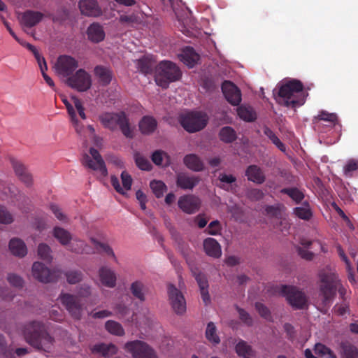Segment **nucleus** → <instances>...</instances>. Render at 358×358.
I'll list each match as a JSON object with an SVG mask.
<instances>
[{
    "label": "nucleus",
    "instance_id": "0e129e2a",
    "mask_svg": "<svg viewBox=\"0 0 358 358\" xmlns=\"http://www.w3.org/2000/svg\"><path fill=\"white\" fill-rule=\"evenodd\" d=\"M8 281L10 285L16 287H22L23 285V280L21 277L15 274H9L8 275Z\"/></svg>",
    "mask_w": 358,
    "mask_h": 358
},
{
    "label": "nucleus",
    "instance_id": "4be33fe9",
    "mask_svg": "<svg viewBox=\"0 0 358 358\" xmlns=\"http://www.w3.org/2000/svg\"><path fill=\"white\" fill-rule=\"evenodd\" d=\"M314 123L317 130L322 131L321 127L323 124L322 122H327L325 124L329 128H332L338 122V117L335 113H330L325 110H322L319 114L314 117Z\"/></svg>",
    "mask_w": 358,
    "mask_h": 358
},
{
    "label": "nucleus",
    "instance_id": "ea45409f",
    "mask_svg": "<svg viewBox=\"0 0 358 358\" xmlns=\"http://www.w3.org/2000/svg\"><path fill=\"white\" fill-rule=\"evenodd\" d=\"M220 138L226 143L234 142L237 136L235 130L231 127H224L219 133Z\"/></svg>",
    "mask_w": 358,
    "mask_h": 358
},
{
    "label": "nucleus",
    "instance_id": "b1692460",
    "mask_svg": "<svg viewBox=\"0 0 358 358\" xmlns=\"http://www.w3.org/2000/svg\"><path fill=\"white\" fill-rule=\"evenodd\" d=\"M43 18V14L39 11L28 10L22 16L21 23L26 27L31 28L38 24Z\"/></svg>",
    "mask_w": 358,
    "mask_h": 358
},
{
    "label": "nucleus",
    "instance_id": "423d86ee",
    "mask_svg": "<svg viewBox=\"0 0 358 358\" xmlns=\"http://www.w3.org/2000/svg\"><path fill=\"white\" fill-rule=\"evenodd\" d=\"M209 120L208 115L203 111H191L182 115L180 122L189 133H194L206 127Z\"/></svg>",
    "mask_w": 358,
    "mask_h": 358
},
{
    "label": "nucleus",
    "instance_id": "13d9d810",
    "mask_svg": "<svg viewBox=\"0 0 358 358\" xmlns=\"http://www.w3.org/2000/svg\"><path fill=\"white\" fill-rule=\"evenodd\" d=\"M13 221L12 215L3 206H0V223L10 224Z\"/></svg>",
    "mask_w": 358,
    "mask_h": 358
},
{
    "label": "nucleus",
    "instance_id": "603ef678",
    "mask_svg": "<svg viewBox=\"0 0 358 358\" xmlns=\"http://www.w3.org/2000/svg\"><path fill=\"white\" fill-rule=\"evenodd\" d=\"M66 280L69 284H76L83 279V273L80 271L72 270L65 273Z\"/></svg>",
    "mask_w": 358,
    "mask_h": 358
},
{
    "label": "nucleus",
    "instance_id": "bf43d9fd",
    "mask_svg": "<svg viewBox=\"0 0 358 358\" xmlns=\"http://www.w3.org/2000/svg\"><path fill=\"white\" fill-rule=\"evenodd\" d=\"M236 310L239 314L240 320L248 326H252L253 321L250 314L244 309L236 306Z\"/></svg>",
    "mask_w": 358,
    "mask_h": 358
},
{
    "label": "nucleus",
    "instance_id": "6e6d98bb",
    "mask_svg": "<svg viewBox=\"0 0 358 358\" xmlns=\"http://www.w3.org/2000/svg\"><path fill=\"white\" fill-rule=\"evenodd\" d=\"M358 170V160L351 159L348 160L344 166V174L349 177L352 176V173Z\"/></svg>",
    "mask_w": 358,
    "mask_h": 358
},
{
    "label": "nucleus",
    "instance_id": "c9c22d12",
    "mask_svg": "<svg viewBox=\"0 0 358 358\" xmlns=\"http://www.w3.org/2000/svg\"><path fill=\"white\" fill-rule=\"evenodd\" d=\"M53 236L62 245L65 246L69 245L72 240L71 234L67 230L59 227L54 228Z\"/></svg>",
    "mask_w": 358,
    "mask_h": 358
},
{
    "label": "nucleus",
    "instance_id": "052dcab7",
    "mask_svg": "<svg viewBox=\"0 0 358 358\" xmlns=\"http://www.w3.org/2000/svg\"><path fill=\"white\" fill-rule=\"evenodd\" d=\"M120 22L122 24H133L138 22V17L134 14L122 15L120 17Z\"/></svg>",
    "mask_w": 358,
    "mask_h": 358
},
{
    "label": "nucleus",
    "instance_id": "c03bdc74",
    "mask_svg": "<svg viewBox=\"0 0 358 358\" xmlns=\"http://www.w3.org/2000/svg\"><path fill=\"white\" fill-rule=\"evenodd\" d=\"M314 351L316 355L324 358H336V355L330 348L320 343L315 344Z\"/></svg>",
    "mask_w": 358,
    "mask_h": 358
},
{
    "label": "nucleus",
    "instance_id": "f3484780",
    "mask_svg": "<svg viewBox=\"0 0 358 358\" xmlns=\"http://www.w3.org/2000/svg\"><path fill=\"white\" fill-rule=\"evenodd\" d=\"M201 199L193 194L182 196L178 199V207L185 213L193 214L199 210Z\"/></svg>",
    "mask_w": 358,
    "mask_h": 358
},
{
    "label": "nucleus",
    "instance_id": "2f4dec72",
    "mask_svg": "<svg viewBox=\"0 0 358 358\" xmlns=\"http://www.w3.org/2000/svg\"><path fill=\"white\" fill-rule=\"evenodd\" d=\"M92 350V352L100 354L104 357H110L117 352V348L114 344L102 343L94 345Z\"/></svg>",
    "mask_w": 358,
    "mask_h": 358
},
{
    "label": "nucleus",
    "instance_id": "a18cd8bd",
    "mask_svg": "<svg viewBox=\"0 0 358 358\" xmlns=\"http://www.w3.org/2000/svg\"><path fill=\"white\" fill-rule=\"evenodd\" d=\"M150 186L157 198L162 197L167 189L166 185L161 180H152Z\"/></svg>",
    "mask_w": 358,
    "mask_h": 358
},
{
    "label": "nucleus",
    "instance_id": "e2e57ef3",
    "mask_svg": "<svg viewBox=\"0 0 358 358\" xmlns=\"http://www.w3.org/2000/svg\"><path fill=\"white\" fill-rule=\"evenodd\" d=\"M73 101L78 115L83 120H85L87 117L85 113V108L83 107L81 100L77 97H73Z\"/></svg>",
    "mask_w": 358,
    "mask_h": 358
},
{
    "label": "nucleus",
    "instance_id": "3c124183",
    "mask_svg": "<svg viewBox=\"0 0 358 358\" xmlns=\"http://www.w3.org/2000/svg\"><path fill=\"white\" fill-rule=\"evenodd\" d=\"M343 358H358L357 348L349 343L342 345Z\"/></svg>",
    "mask_w": 358,
    "mask_h": 358
},
{
    "label": "nucleus",
    "instance_id": "6ab92c4d",
    "mask_svg": "<svg viewBox=\"0 0 358 358\" xmlns=\"http://www.w3.org/2000/svg\"><path fill=\"white\" fill-rule=\"evenodd\" d=\"M78 6L80 13L88 17H99L102 10L96 0H80Z\"/></svg>",
    "mask_w": 358,
    "mask_h": 358
},
{
    "label": "nucleus",
    "instance_id": "1a4fd4ad",
    "mask_svg": "<svg viewBox=\"0 0 358 358\" xmlns=\"http://www.w3.org/2000/svg\"><path fill=\"white\" fill-rule=\"evenodd\" d=\"M125 349L132 354L134 358H157L155 350L141 341L136 340L127 343Z\"/></svg>",
    "mask_w": 358,
    "mask_h": 358
},
{
    "label": "nucleus",
    "instance_id": "9d476101",
    "mask_svg": "<svg viewBox=\"0 0 358 358\" xmlns=\"http://www.w3.org/2000/svg\"><path fill=\"white\" fill-rule=\"evenodd\" d=\"M168 296L169 303L174 313L181 315L186 312V300L181 292L172 284L168 285Z\"/></svg>",
    "mask_w": 358,
    "mask_h": 358
},
{
    "label": "nucleus",
    "instance_id": "f704fd0d",
    "mask_svg": "<svg viewBox=\"0 0 358 358\" xmlns=\"http://www.w3.org/2000/svg\"><path fill=\"white\" fill-rule=\"evenodd\" d=\"M130 291L133 296L141 302L145 300L147 288L142 282L137 280L132 282L130 286Z\"/></svg>",
    "mask_w": 358,
    "mask_h": 358
},
{
    "label": "nucleus",
    "instance_id": "69168bd1",
    "mask_svg": "<svg viewBox=\"0 0 358 358\" xmlns=\"http://www.w3.org/2000/svg\"><path fill=\"white\" fill-rule=\"evenodd\" d=\"M264 193L259 189H252L248 192V197L252 201H259L263 199Z\"/></svg>",
    "mask_w": 358,
    "mask_h": 358
},
{
    "label": "nucleus",
    "instance_id": "a878e982",
    "mask_svg": "<svg viewBox=\"0 0 358 358\" xmlns=\"http://www.w3.org/2000/svg\"><path fill=\"white\" fill-rule=\"evenodd\" d=\"M156 61L152 55H145L136 61L138 70L145 74H151L155 66Z\"/></svg>",
    "mask_w": 358,
    "mask_h": 358
},
{
    "label": "nucleus",
    "instance_id": "774afa93",
    "mask_svg": "<svg viewBox=\"0 0 358 358\" xmlns=\"http://www.w3.org/2000/svg\"><path fill=\"white\" fill-rule=\"evenodd\" d=\"M348 310V306L345 303L336 304L333 308V310L335 314L343 316Z\"/></svg>",
    "mask_w": 358,
    "mask_h": 358
},
{
    "label": "nucleus",
    "instance_id": "a211bd4d",
    "mask_svg": "<svg viewBox=\"0 0 358 358\" xmlns=\"http://www.w3.org/2000/svg\"><path fill=\"white\" fill-rule=\"evenodd\" d=\"M222 91L229 103L233 106H238L241 103V92L238 87L231 81L225 80L222 85Z\"/></svg>",
    "mask_w": 358,
    "mask_h": 358
},
{
    "label": "nucleus",
    "instance_id": "393cba45",
    "mask_svg": "<svg viewBox=\"0 0 358 358\" xmlns=\"http://www.w3.org/2000/svg\"><path fill=\"white\" fill-rule=\"evenodd\" d=\"M248 180L256 184H262L266 180V176L262 169L257 165H250L245 171Z\"/></svg>",
    "mask_w": 358,
    "mask_h": 358
},
{
    "label": "nucleus",
    "instance_id": "412c9836",
    "mask_svg": "<svg viewBox=\"0 0 358 358\" xmlns=\"http://www.w3.org/2000/svg\"><path fill=\"white\" fill-rule=\"evenodd\" d=\"M201 181L198 176H189L185 173H180L177 175L176 185L182 189H192Z\"/></svg>",
    "mask_w": 358,
    "mask_h": 358
},
{
    "label": "nucleus",
    "instance_id": "2eb2a0df",
    "mask_svg": "<svg viewBox=\"0 0 358 358\" xmlns=\"http://www.w3.org/2000/svg\"><path fill=\"white\" fill-rule=\"evenodd\" d=\"M10 162L19 180L27 187L31 186L33 183V177L26 166L21 161L14 157L10 158Z\"/></svg>",
    "mask_w": 358,
    "mask_h": 358
},
{
    "label": "nucleus",
    "instance_id": "7c9ffc66",
    "mask_svg": "<svg viewBox=\"0 0 358 358\" xmlns=\"http://www.w3.org/2000/svg\"><path fill=\"white\" fill-rule=\"evenodd\" d=\"M199 59V55L191 47L184 49L180 55V60L189 67H193Z\"/></svg>",
    "mask_w": 358,
    "mask_h": 358
},
{
    "label": "nucleus",
    "instance_id": "680f3d73",
    "mask_svg": "<svg viewBox=\"0 0 358 358\" xmlns=\"http://www.w3.org/2000/svg\"><path fill=\"white\" fill-rule=\"evenodd\" d=\"M69 10L64 7H62L57 12V15L53 17V21L64 22L69 17Z\"/></svg>",
    "mask_w": 358,
    "mask_h": 358
},
{
    "label": "nucleus",
    "instance_id": "79ce46f5",
    "mask_svg": "<svg viewBox=\"0 0 358 358\" xmlns=\"http://www.w3.org/2000/svg\"><path fill=\"white\" fill-rule=\"evenodd\" d=\"M236 352L239 356L244 358H250L254 355L251 346L243 341H241L236 344Z\"/></svg>",
    "mask_w": 358,
    "mask_h": 358
},
{
    "label": "nucleus",
    "instance_id": "72a5a7b5",
    "mask_svg": "<svg viewBox=\"0 0 358 358\" xmlns=\"http://www.w3.org/2000/svg\"><path fill=\"white\" fill-rule=\"evenodd\" d=\"M157 121L150 116H144L139 122V129L144 134L152 133L157 128Z\"/></svg>",
    "mask_w": 358,
    "mask_h": 358
},
{
    "label": "nucleus",
    "instance_id": "e433bc0d",
    "mask_svg": "<svg viewBox=\"0 0 358 358\" xmlns=\"http://www.w3.org/2000/svg\"><path fill=\"white\" fill-rule=\"evenodd\" d=\"M151 159L157 166L164 165L167 166L171 163L170 156L161 150H155L151 156Z\"/></svg>",
    "mask_w": 358,
    "mask_h": 358
},
{
    "label": "nucleus",
    "instance_id": "09e8293b",
    "mask_svg": "<svg viewBox=\"0 0 358 358\" xmlns=\"http://www.w3.org/2000/svg\"><path fill=\"white\" fill-rule=\"evenodd\" d=\"M38 255L43 260L50 263L52 257L51 256L50 248L45 243H41L38 247Z\"/></svg>",
    "mask_w": 358,
    "mask_h": 358
},
{
    "label": "nucleus",
    "instance_id": "5701e85b",
    "mask_svg": "<svg viewBox=\"0 0 358 358\" xmlns=\"http://www.w3.org/2000/svg\"><path fill=\"white\" fill-rule=\"evenodd\" d=\"M99 276L101 283L110 288L116 285L117 276L114 271L107 266H102L99 270Z\"/></svg>",
    "mask_w": 358,
    "mask_h": 358
},
{
    "label": "nucleus",
    "instance_id": "9b49d317",
    "mask_svg": "<svg viewBox=\"0 0 358 358\" xmlns=\"http://www.w3.org/2000/svg\"><path fill=\"white\" fill-rule=\"evenodd\" d=\"M60 301L69 314L76 320L82 317L83 304L80 297L71 294H61Z\"/></svg>",
    "mask_w": 358,
    "mask_h": 358
},
{
    "label": "nucleus",
    "instance_id": "20e7f679",
    "mask_svg": "<svg viewBox=\"0 0 358 358\" xmlns=\"http://www.w3.org/2000/svg\"><path fill=\"white\" fill-rule=\"evenodd\" d=\"M182 72L175 63L162 61L157 65L155 82L157 85L166 89L171 83L180 80Z\"/></svg>",
    "mask_w": 358,
    "mask_h": 358
},
{
    "label": "nucleus",
    "instance_id": "c756f323",
    "mask_svg": "<svg viewBox=\"0 0 358 358\" xmlns=\"http://www.w3.org/2000/svg\"><path fill=\"white\" fill-rule=\"evenodd\" d=\"M185 165L190 170L199 172L204 169V164L201 159L195 154L187 155L184 159Z\"/></svg>",
    "mask_w": 358,
    "mask_h": 358
},
{
    "label": "nucleus",
    "instance_id": "f03ea898",
    "mask_svg": "<svg viewBox=\"0 0 358 358\" xmlns=\"http://www.w3.org/2000/svg\"><path fill=\"white\" fill-rule=\"evenodd\" d=\"M22 331L29 344L38 350L50 351L54 339L45 331L41 322L36 321L29 322L22 327Z\"/></svg>",
    "mask_w": 358,
    "mask_h": 358
},
{
    "label": "nucleus",
    "instance_id": "338daca9",
    "mask_svg": "<svg viewBox=\"0 0 358 358\" xmlns=\"http://www.w3.org/2000/svg\"><path fill=\"white\" fill-rule=\"evenodd\" d=\"M221 230L219 221L215 220L211 222L207 228L208 233L210 235H217Z\"/></svg>",
    "mask_w": 358,
    "mask_h": 358
},
{
    "label": "nucleus",
    "instance_id": "5fc2aeb1",
    "mask_svg": "<svg viewBox=\"0 0 358 358\" xmlns=\"http://www.w3.org/2000/svg\"><path fill=\"white\" fill-rule=\"evenodd\" d=\"M255 308L261 317L267 320H271V314L269 309L262 303L257 302L255 303Z\"/></svg>",
    "mask_w": 358,
    "mask_h": 358
},
{
    "label": "nucleus",
    "instance_id": "ddd939ff",
    "mask_svg": "<svg viewBox=\"0 0 358 358\" xmlns=\"http://www.w3.org/2000/svg\"><path fill=\"white\" fill-rule=\"evenodd\" d=\"M32 274L34 278L44 283L55 281L60 275L59 271H50L41 262H34L32 266Z\"/></svg>",
    "mask_w": 358,
    "mask_h": 358
},
{
    "label": "nucleus",
    "instance_id": "dca6fc26",
    "mask_svg": "<svg viewBox=\"0 0 358 358\" xmlns=\"http://www.w3.org/2000/svg\"><path fill=\"white\" fill-rule=\"evenodd\" d=\"M191 271L199 287L202 301L204 304L207 306L210 303V296L208 292L209 285L207 277L197 268H192Z\"/></svg>",
    "mask_w": 358,
    "mask_h": 358
},
{
    "label": "nucleus",
    "instance_id": "f8f14e48",
    "mask_svg": "<svg viewBox=\"0 0 358 358\" xmlns=\"http://www.w3.org/2000/svg\"><path fill=\"white\" fill-rule=\"evenodd\" d=\"M90 153L93 159L90 156L85 154L83 157V164L92 170L99 171L102 176H106L108 175V171L99 151L94 148H91L90 149Z\"/></svg>",
    "mask_w": 358,
    "mask_h": 358
},
{
    "label": "nucleus",
    "instance_id": "37998d69",
    "mask_svg": "<svg viewBox=\"0 0 358 358\" xmlns=\"http://www.w3.org/2000/svg\"><path fill=\"white\" fill-rule=\"evenodd\" d=\"M106 329L111 334L122 336L124 334V330L122 326L114 320H108L105 324Z\"/></svg>",
    "mask_w": 358,
    "mask_h": 358
},
{
    "label": "nucleus",
    "instance_id": "4c0bfd02",
    "mask_svg": "<svg viewBox=\"0 0 358 358\" xmlns=\"http://www.w3.org/2000/svg\"><path fill=\"white\" fill-rule=\"evenodd\" d=\"M206 338L214 345L220 343V337L217 334V328L213 322H210L207 324L206 329Z\"/></svg>",
    "mask_w": 358,
    "mask_h": 358
},
{
    "label": "nucleus",
    "instance_id": "aec40b11",
    "mask_svg": "<svg viewBox=\"0 0 358 358\" xmlns=\"http://www.w3.org/2000/svg\"><path fill=\"white\" fill-rule=\"evenodd\" d=\"M121 180L122 186L120 185L119 180L116 176H111L110 178L111 185L115 191L121 194H124V191L131 189L133 180L131 176L125 171L121 173Z\"/></svg>",
    "mask_w": 358,
    "mask_h": 358
},
{
    "label": "nucleus",
    "instance_id": "0eeeda50",
    "mask_svg": "<svg viewBox=\"0 0 358 358\" xmlns=\"http://www.w3.org/2000/svg\"><path fill=\"white\" fill-rule=\"evenodd\" d=\"M280 292L288 303L296 310L303 309L308 305V299L301 290L295 286L282 285Z\"/></svg>",
    "mask_w": 358,
    "mask_h": 358
},
{
    "label": "nucleus",
    "instance_id": "de8ad7c7",
    "mask_svg": "<svg viewBox=\"0 0 358 358\" xmlns=\"http://www.w3.org/2000/svg\"><path fill=\"white\" fill-rule=\"evenodd\" d=\"M264 133L280 150L285 151V145L270 128L266 127Z\"/></svg>",
    "mask_w": 358,
    "mask_h": 358
},
{
    "label": "nucleus",
    "instance_id": "8fccbe9b",
    "mask_svg": "<svg viewBox=\"0 0 358 358\" xmlns=\"http://www.w3.org/2000/svg\"><path fill=\"white\" fill-rule=\"evenodd\" d=\"M85 243L80 239H73L72 243H70L68 245V250L78 254L87 252L86 249Z\"/></svg>",
    "mask_w": 358,
    "mask_h": 358
},
{
    "label": "nucleus",
    "instance_id": "39448f33",
    "mask_svg": "<svg viewBox=\"0 0 358 358\" xmlns=\"http://www.w3.org/2000/svg\"><path fill=\"white\" fill-rule=\"evenodd\" d=\"M100 120L105 127L113 130L118 125L124 136L127 138L133 137V131L124 112L106 113L100 116Z\"/></svg>",
    "mask_w": 358,
    "mask_h": 358
},
{
    "label": "nucleus",
    "instance_id": "7ed1b4c3",
    "mask_svg": "<svg viewBox=\"0 0 358 358\" xmlns=\"http://www.w3.org/2000/svg\"><path fill=\"white\" fill-rule=\"evenodd\" d=\"M303 85L300 80H291L279 86L278 101L286 107L295 108L304 103Z\"/></svg>",
    "mask_w": 358,
    "mask_h": 358
},
{
    "label": "nucleus",
    "instance_id": "c85d7f7f",
    "mask_svg": "<svg viewBox=\"0 0 358 358\" xmlns=\"http://www.w3.org/2000/svg\"><path fill=\"white\" fill-rule=\"evenodd\" d=\"M88 39L93 43H99L105 38V32L101 25L94 22L91 24L87 30Z\"/></svg>",
    "mask_w": 358,
    "mask_h": 358
},
{
    "label": "nucleus",
    "instance_id": "a19ab883",
    "mask_svg": "<svg viewBox=\"0 0 358 358\" xmlns=\"http://www.w3.org/2000/svg\"><path fill=\"white\" fill-rule=\"evenodd\" d=\"M90 241L99 252H104L106 255L111 257L115 261H117L113 250L109 245L101 243L94 238H91Z\"/></svg>",
    "mask_w": 358,
    "mask_h": 358
},
{
    "label": "nucleus",
    "instance_id": "473e14b6",
    "mask_svg": "<svg viewBox=\"0 0 358 358\" xmlns=\"http://www.w3.org/2000/svg\"><path fill=\"white\" fill-rule=\"evenodd\" d=\"M9 249L13 255L20 257H24L27 253L25 243L19 238H13L10 241Z\"/></svg>",
    "mask_w": 358,
    "mask_h": 358
},
{
    "label": "nucleus",
    "instance_id": "6e6552de",
    "mask_svg": "<svg viewBox=\"0 0 358 358\" xmlns=\"http://www.w3.org/2000/svg\"><path fill=\"white\" fill-rule=\"evenodd\" d=\"M66 83L78 92H86L92 86V78L85 70L80 69L74 74L67 78Z\"/></svg>",
    "mask_w": 358,
    "mask_h": 358
},
{
    "label": "nucleus",
    "instance_id": "4468645a",
    "mask_svg": "<svg viewBox=\"0 0 358 358\" xmlns=\"http://www.w3.org/2000/svg\"><path fill=\"white\" fill-rule=\"evenodd\" d=\"M78 62L71 56H59L56 64L57 72L63 77L69 78L78 68Z\"/></svg>",
    "mask_w": 358,
    "mask_h": 358
},
{
    "label": "nucleus",
    "instance_id": "4d7b16f0",
    "mask_svg": "<svg viewBox=\"0 0 358 358\" xmlns=\"http://www.w3.org/2000/svg\"><path fill=\"white\" fill-rule=\"evenodd\" d=\"M294 213L298 217L304 220H309L312 217V212L308 208L296 207Z\"/></svg>",
    "mask_w": 358,
    "mask_h": 358
},
{
    "label": "nucleus",
    "instance_id": "58836bf2",
    "mask_svg": "<svg viewBox=\"0 0 358 358\" xmlns=\"http://www.w3.org/2000/svg\"><path fill=\"white\" fill-rule=\"evenodd\" d=\"M237 113L239 117L245 122H253L257 118L255 112L250 107L239 106L237 109Z\"/></svg>",
    "mask_w": 358,
    "mask_h": 358
},
{
    "label": "nucleus",
    "instance_id": "cd10ccee",
    "mask_svg": "<svg viewBox=\"0 0 358 358\" xmlns=\"http://www.w3.org/2000/svg\"><path fill=\"white\" fill-rule=\"evenodd\" d=\"M203 248L206 255L210 257L218 258L222 255L221 246L215 238H206L203 241Z\"/></svg>",
    "mask_w": 358,
    "mask_h": 358
},
{
    "label": "nucleus",
    "instance_id": "49530a36",
    "mask_svg": "<svg viewBox=\"0 0 358 358\" xmlns=\"http://www.w3.org/2000/svg\"><path fill=\"white\" fill-rule=\"evenodd\" d=\"M281 193L287 194L296 203H300L304 198L303 194L297 188H284L281 190Z\"/></svg>",
    "mask_w": 358,
    "mask_h": 358
},
{
    "label": "nucleus",
    "instance_id": "864d4df0",
    "mask_svg": "<svg viewBox=\"0 0 358 358\" xmlns=\"http://www.w3.org/2000/svg\"><path fill=\"white\" fill-rule=\"evenodd\" d=\"M135 162L136 166L141 170L150 171L152 168V164L149 160L141 155H135Z\"/></svg>",
    "mask_w": 358,
    "mask_h": 358
},
{
    "label": "nucleus",
    "instance_id": "f257e3e1",
    "mask_svg": "<svg viewBox=\"0 0 358 358\" xmlns=\"http://www.w3.org/2000/svg\"><path fill=\"white\" fill-rule=\"evenodd\" d=\"M320 295L322 296V303L329 306L336 296V290L342 298L346 293V289L340 282L338 276L330 268H325L320 271Z\"/></svg>",
    "mask_w": 358,
    "mask_h": 358
},
{
    "label": "nucleus",
    "instance_id": "bb28decb",
    "mask_svg": "<svg viewBox=\"0 0 358 358\" xmlns=\"http://www.w3.org/2000/svg\"><path fill=\"white\" fill-rule=\"evenodd\" d=\"M94 72L101 85L107 86L110 83L113 78V71L110 68L98 65L94 68Z\"/></svg>",
    "mask_w": 358,
    "mask_h": 358
}]
</instances>
